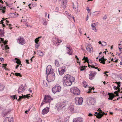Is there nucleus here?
<instances>
[{"label":"nucleus","instance_id":"25","mask_svg":"<svg viewBox=\"0 0 122 122\" xmlns=\"http://www.w3.org/2000/svg\"><path fill=\"white\" fill-rule=\"evenodd\" d=\"M99 11H95L93 13H92V15H93V16L97 15L99 14Z\"/></svg>","mask_w":122,"mask_h":122},{"label":"nucleus","instance_id":"24","mask_svg":"<svg viewBox=\"0 0 122 122\" xmlns=\"http://www.w3.org/2000/svg\"><path fill=\"white\" fill-rule=\"evenodd\" d=\"M67 0H64L63 1V4L62 5L63 8H65L67 6Z\"/></svg>","mask_w":122,"mask_h":122},{"label":"nucleus","instance_id":"11","mask_svg":"<svg viewBox=\"0 0 122 122\" xmlns=\"http://www.w3.org/2000/svg\"><path fill=\"white\" fill-rule=\"evenodd\" d=\"M87 99L89 104L91 105H93L96 102V100L94 98L90 97L87 98Z\"/></svg>","mask_w":122,"mask_h":122},{"label":"nucleus","instance_id":"6","mask_svg":"<svg viewBox=\"0 0 122 122\" xmlns=\"http://www.w3.org/2000/svg\"><path fill=\"white\" fill-rule=\"evenodd\" d=\"M83 101V99L81 97H76L75 98V102L77 105H81Z\"/></svg>","mask_w":122,"mask_h":122},{"label":"nucleus","instance_id":"48","mask_svg":"<svg viewBox=\"0 0 122 122\" xmlns=\"http://www.w3.org/2000/svg\"><path fill=\"white\" fill-rule=\"evenodd\" d=\"M30 108H29V109H28V110L26 111L25 113L26 114H28V112L30 110Z\"/></svg>","mask_w":122,"mask_h":122},{"label":"nucleus","instance_id":"61","mask_svg":"<svg viewBox=\"0 0 122 122\" xmlns=\"http://www.w3.org/2000/svg\"><path fill=\"white\" fill-rule=\"evenodd\" d=\"M120 78L122 80V74H121L119 76Z\"/></svg>","mask_w":122,"mask_h":122},{"label":"nucleus","instance_id":"56","mask_svg":"<svg viewBox=\"0 0 122 122\" xmlns=\"http://www.w3.org/2000/svg\"><path fill=\"white\" fill-rule=\"evenodd\" d=\"M107 18V17L106 15H105L103 17V20Z\"/></svg>","mask_w":122,"mask_h":122},{"label":"nucleus","instance_id":"20","mask_svg":"<svg viewBox=\"0 0 122 122\" xmlns=\"http://www.w3.org/2000/svg\"><path fill=\"white\" fill-rule=\"evenodd\" d=\"M6 9L5 7H3V5L0 4V12H2V13H4L5 12V11L4 10Z\"/></svg>","mask_w":122,"mask_h":122},{"label":"nucleus","instance_id":"30","mask_svg":"<svg viewBox=\"0 0 122 122\" xmlns=\"http://www.w3.org/2000/svg\"><path fill=\"white\" fill-rule=\"evenodd\" d=\"M54 40H56V41L55 42H54V43H56V44H57V43H60L61 42H62V41H61L60 40H59L58 39H56V38H55L54 39Z\"/></svg>","mask_w":122,"mask_h":122},{"label":"nucleus","instance_id":"14","mask_svg":"<svg viewBox=\"0 0 122 122\" xmlns=\"http://www.w3.org/2000/svg\"><path fill=\"white\" fill-rule=\"evenodd\" d=\"M73 7L74 10L75 11H77L76 12V13H77L78 12V4L77 2H75L73 4Z\"/></svg>","mask_w":122,"mask_h":122},{"label":"nucleus","instance_id":"23","mask_svg":"<svg viewBox=\"0 0 122 122\" xmlns=\"http://www.w3.org/2000/svg\"><path fill=\"white\" fill-rule=\"evenodd\" d=\"M91 25L92 29L94 31L97 32V29L95 27L96 25L95 23L91 24Z\"/></svg>","mask_w":122,"mask_h":122},{"label":"nucleus","instance_id":"62","mask_svg":"<svg viewBox=\"0 0 122 122\" xmlns=\"http://www.w3.org/2000/svg\"><path fill=\"white\" fill-rule=\"evenodd\" d=\"M92 115H93L91 113H89V114H88V116H92Z\"/></svg>","mask_w":122,"mask_h":122},{"label":"nucleus","instance_id":"19","mask_svg":"<svg viewBox=\"0 0 122 122\" xmlns=\"http://www.w3.org/2000/svg\"><path fill=\"white\" fill-rule=\"evenodd\" d=\"M49 111V108L48 107H47L44 109L42 112V114L43 115L47 113Z\"/></svg>","mask_w":122,"mask_h":122},{"label":"nucleus","instance_id":"26","mask_svg":"<svg viewBox=\"0 0 122 122\" xmlns=\"http://www.w3.org/2000/svg\"><path fill=\"white\" fill-rule=\"evenodd\" d=\"M37 54L38 55L41 56H42L43 55V52L41 51H37Z\"/></svg>","mask_w":122,"mask_h":122},{"label":"nucleus","instance_id":"22","mask_svg":"<svg viewBox=\"0 0 122 122\" xmlns=\"http://www.w3.org/2000/svg\"><path fill=\"white\" fill-rule=\"evenodd\" d=\"M11 109H9L8 110H5L2 113V115L4 117H5L9 112H10L11 111Z\"/></svg>","mask_w":122,"mask_h":122},{"label":"nucleus","instance_id":"42","mask_svg":"<svg viewBox=\"0 0 122 122\" xmlns=\"http://www.w3.org/2000/svg\"><path fill=\"white\" fill-rule=\"evenodd\" d=\"M104 56H103L101 58H99L98 60L99 61H102L103 60L104 58Z\"/></svg>","mask_w":122,"mask_h":122},{"label":"nucleus","instance_id":"27","mask_svg":"<svg viewBox=\"0 0 122 122\" xmlns=\"http://www.w3.org/2000/svg\"><path fill=\"white\" fill-rule=\"evenodd\" d=\"M42 37V36H40L36 38L35 40V42L36 43H38V42L39 41V39Z\"/></svg>","mask_w":122,"mask_h":122},{"label":"nucleus","instance_id":"63","mask_svg":"<svg viewBox=\"0 0 122 122\" xmlns=\"http://www.w3.org/2000/svg\"><path fill=\"white\" fill-rule=\"evenodd\" d=\"M19 66V65H17L16 66L15 68L16 69H17V68Z\"/></svg>","mask_w":122,"mask_h":122},{"label":"nucleus","instance_id":"39","mask_svg":"<svg viewBox=\"0 0 122 122\" xmlns=\"http://www.w3.org/2000/svg\"><path fill=\"white\" fill-rule=\"evenodd\" d=\"M10 97L11 98H12L13 99H17V98L16 97V95L11 96Z\"/></svg>","mask_w":122,"mask_h":122},{"label":"nucleus","instance_id":"33","mask_svg":"<svg viewBox=\"0 0 122 122\" xmlns=\"http://www.w3.org/2000/svg\"><path fill=\"white\" fill-rule=\"evenodd\" d=\"M4 86L2 84H0V91H2L4 89Z\"/></svg>","mask_w":122,"mask_h":122},{"label":"nucleus","instance_id":"31","mask_svg":"<svg viewBox=\"0 0 122 122\" xmlns=\"http://www.w3.org/2000/svg\"><path fill=\"white\" fill-rule=\"evenodd\" d=\"M22 95V96H19V98L18 100V101H20V99L23 98H25V96L24 95L23 96V95Z\"/></svg>","mask_w":122,"mask_h":122},{"label":"nucleus","instance_id":"58","mask_svg":"<svg viewBox=\"0 0 122 122\" xmlns=\"http://www.w3.org/2000/svg\"><path fill=\"white\" fill-rule=\"evenodd\" d=\"M29 95H30V94H28V95H25V98H28L30 97V96H29Z\"/></svg>","mask_w":122,"mask_h":122},{"label":"nucleus","instance_id":"53","mask_svg":"<svg viewBox=\"0 0 122 122\" xmlns=\"http://www.w3.org/2000/svg\"><path fill=\"white\" fill-rule=\"evenodd\" d=\"M5 47L6 49H9V47H8V46L7 45L5 46Z\"/></svg>","mask_w":122,"mask_h":122},{"label":"nucleus","instance_id":"9","mask_svg":"<svg viewBox=\"0 0 122 122\" xmlns=\"http://www.w3.org/2000/svg\"><path fill=\"white\" fill-rule=\"evenodd\" d=\"M90 74L89 75V78L91 80L93 79L94 77L97 74V72L96 71H91L89 72Z\"/></svg>","mask_w":122,"mask_h":122},{"label":"nucleus","instance_id":"46","mask_svg":"<svg viewBox=\"0 0 122 122\" xmlns=\"http://www.w3.org/2000/svg\"><path fill=\"white\" fill-rule=\"evenodd\" d=\"M5 3L6 4V6H8L9 7L12 4V3H11L10 4H8L6 2H5Z\"/></svg>","mask_w":122,"mask_h":122},{"label":"nucleus","instance_id":"15","mask_svg":"<svg viewBox=\"0 0 122 122\" xmlns=\"http://www.w3.org/2000/svg\"><path fill=\"white\" fill-rule=\"evenodd\" d=\"M4 122H13V117H7L5 118Z\"/></svg>","mask_w":122,"mask_h":122},{"label":"nucleus","instance_id":"34","mask_svg":"<svg viewBox=\"0 0 122 122\" xmlns=\"http://www.w3.org/2000/svg\"><path fill=\"white\" fill-rule=\"evenodd\" d=\"M55 64L56 66L57 67H58L59 66V64L58 62L56 60L55 61Z\"/></svg>","mask_w":122,"mask_h":122},{"label":"nucleus","instance_id":"29","mask_svg":"<svg viewBox=\"0 0 122 122\" xmlns=\"http://www.w3.org/2000/svg\"><path fill=\"white\" fill-rule=\"evenodd\" d=\"M85 60V61H84V62H87V63H89V60L87 57H86L84 56V58L82 59V60Z\"/></svg>","mask_w":122,"mask_h":122},{"label":"nucleus","instance_id":"36","mask_svg":"<svg viewBox=\"0 0 122 122\" xmlns=\"http://www.w3.org/2000/svg\"><path fill=\"white\" fill-rule=\"evenodd\" d=\"M83 83L84 86L85 88L87 86L86 82L85 81H84L83 82Z\"/></svg>","mask_w":122,"mask_h":122},{"label":"nucleus","instance_id":"41","mask_svg":"<svg viewBox=\"0 0 122 122\" xmlns=\"http://www.w3.org/2000/svg\"><path fill=\"white\" fill-rule=\"evenodd\" d=\"M102 46H105L107 45V44L106 42L102 41Z\"/></svg>","mask_w":122,"mask_h":122},{"label":"nucleus","instance_id":"44","mask_svg":"<svg viewBox=\"0 0 122 122\" xmlns=\"http://www.w3.org/2000/svg\"><path fill=\"white\" fill-rule=\"evenodd\" d=\"M4 30H0V32H1V35H4V32L3 31Z\"/></svg>","mask_w":122,"mask_h":122},{"label":"nucleus","instance_id":"17","mask_svg":"<svg viewBox=\"0 0 122 122\" xmlns=\"http://www.w3.org/2000/svg\"><path fill=\"white\" fill-rule=\"evenodd\" d=\"M104 114L106 115L107 114V113H105L103 112L102 113H99L98 114L94 115L97 118H100L103 116Z\"/></svg>","mask_w":122,"mask_h":122},{"label":"nucleus","instance_id":"59","mask_svg":"<svg viewBox=\"0 0 122 122\" xmlns=\"http://www.w3.org/2000/svg\"><path fill=\"white\" fill-rule=\"evenodd\" d=\"M47 22L46 21H45V22H44L43 23V24L44 25H47Z\"/></svg>","mask_w":122,"mask_h":122},{"label":"nucleus","instance_id":"64","mask_svg":"<svg viewBox=\"0 0 122 122\" xmlns=\"http://www.w3.org/2000/svg\"><path fill=\"white\" fill-rule=\"evenodd\" d=\"M29 91L30 92H32V90H31L30 89V88L29 90Z\"/></svg>","mask_w":122,"mask_h":122},{"label":"nucleus","instance_id":"21","mask_svg":"<svg viewBox=\"0 0 122 122\" xmlns=\"http://www.w3.org/2000/svg\"><path fill=\"white\" fill-rule=\"evenodd\" d=\"M18 93H21L24 90V87L23 86V85H21V86L18 89Z\"/></svg>","mask_w":122,"mask_h":122},{"label":"nucleus","instance_id":"57","mask_svg":"<svg viewBox=\"0 0 122 122\" xmlns=\"http://www.w3.org/2000/svg\"><path fill=\"white\" fill-rule=\"evenodd\" d=\"M86 10H87V11L89 13V12L90 11V10L89 8L88 7H87V8Z\"/></svg>","mask_w":122,"mask_h":122},{"label":"nucleus","instance_id":"2","mask_svg":"<svg viewBox=\"0 0 122 122\" xmlns=\"http://www.w3.org/2000/svg\"><path fill=\"white\" fill-rule=\"evenodd\" d=\"M51 66L50 65L48 66L46 68V74L47 75H50V77H52L51 80H53L55 79V74L54 72L51 70Z\"/></svg>","mask_w":122,"mask_h":122},{"label":"nucleus","instance_id":"18","mask_svg":"<svg viewBox=\"0 0 122 122\" xmlns=\"http://www.w3.org/2000/svg\"><path fill=\"white\" fill-rule=\"evenodd\" d=\"M68 108H67V109H69L71 112L73 111L74 110V106L72 104H69L68 103Z\"/></svg>","mask_w":122,"mask_h":122},{"label":"nucleus","instance_id":"38","mask_svg":"<svg viewBox=\"0 0 122 122\" xmlns=\"http://www.w3.org/2000/svg\"><path fill=\"white\" fill-rule=\"evenodd\" d=\"M15 75L17 76H19L20 77H21L22 76L20 73H15Z\"/></svg>","mask_w":122,"mask_h":122},{"label":"nucleus","instance_id":"13","mask_svg":"<svg viewBox=\"0 0 122 122\" xmlns=\"http://www.w3.org/2000/svg\"><path fill=\"white\" fill-rule=\"evenodd\" d=\"M86 49L88 52L91 53V51H93V48L92 47V45L90 44H88L86 47Z\"/></svg>","mask_w":122,"mask_h":122},{"label":"nucleus","instance_id":"49","mask_svg":"<svg viewBox=\"0 0 122 122\" xmlns=\"http://www.w3.org/2000/svg\"><path fill=\"white\" fill-rule=\"evenodd\" d=\"M118 87H117L116 86H114L113 88L114 89H115V90H118Z\"/></svg>","mask_w":122,"mask_h":122},{"label":"nucleus","instance_id":"32","mask_svg":"<svg viewBox=\"0 0 122 122\" xmlns=\"http://www.w3.org/2000/svg\"><path fill=\"white\" fill-rule=\"evenodd\" d=\"M120 83H121V82L120 81H119V82H118V83L117 84L118 86L117 87H118V90L117 91H118V92H120V88H119V87H120Z\"/></svg>","mask_w":122,"mask_h":122},{"label":"nucleus","instance_id":"1","mask_svg":"<svg viewBox=\"0 0 122 122\" xmlns=\"http://www.w3.org/2000/svg\"><path fill=\"white\" fill-rule=\"evenodd\" d=\"M75 80V78L70 75H65L63 78L62 82L64 86H70Z\"/></svg>","mask_w":122,"mask_h":122},{"label":"nucleus","instance_id":"37","mask_svg":"<svg viewBox=\"0 0 122 122\" xmlns=\"http://www.w3.org/2000/svg\"><path fill=\"white\" fill-rule=\"evenodd\" d=\"M6 22H7V23H6V24L7 25H9V28L10 29H12V28L11 27V25L10 24H8V23H9V21H7V20H6Z\"/></svg>","mask_w":122,"mask_h":122},{"label":"nucleus","instance_id":"52","mask_svg":"<svg viewBox=\"0 0 122 122\" xmlns=\"http://www.w3.org/2000/svg\"><path fill=\"white\" fill-rule=\"evenodd\" d=\"M4 20H1V23H0L1 24H2V25H3V27L4 26H5V25H4L3 24V21Z\"/></svg>","mask_w":122,"mask_h":122},{"label":"nucleus","instance_id":"5","mask_svg":"<svg viewBox=\"0 0 122 122\" xmlns=\"http://www.w3.org/2000/svg\"><path fill=\"white\" fill-rule=\"evenodd\" d=\"M61 90V87L59 85H56L52 89V92L54 93L56 92H59Z\"/></svg>","mask_w":122,"mask_h":122},{"label":"nucleus","instance_id":"16","mask_svg":"<svg viewBox=\"0 0 122 122\" xmlns=\"http://www.w3.org/2000/svg\"><path fill=\"white\" fill-rule=\"evenodd\" d=\"M73 122H83V120L81 118L77 117L73 119Z\"/></svg>","mask_w":122,"mask_h":122},{"label":"nucleus","instance_id":"35","mask_svg":"<svg viewBox=\"0 0 122 122\" xmlns=\"http://www.w3.org/2000/svg\"><path fill=\"white\" fill-rule=\"evenodd\" d=\"M0 39L1 40V41H2L5 44H4L5 45V44H7V42L8 41H5L4 40V39L2 38H0Z\"/></svg>","mask_w":122,"mask_h":122},{"label":"nucleus","instance_id":"12","mask_svg":"<svg viewBox=\"0 0 122 122\" xmlns=\"http://www.w3.org/2000/svg\"><path fill=\"white\" fill-rule=\"evenodd\" d=\"M52 99L51 97L49 95H45L44 99V101H45L46 103L50 102Z\"/></svg>","mask_w":122,"mask_h":122},{"label":"nucleus","instance_id":"28","mask_svg":"<svg viewBox=\"0 0 122 122\" xmlns=\"http://www.w3.org/2000/svg\"><path fill=\"white\" fill-rule=\"evenodd\" d=\"M15 59L16 60V61H15L16 63L17 64H20L21 66L22 65L20 64L21 62L19 59H17L16 58H15Z\"/></svg>","mask_w":122,"mask_h":122},{"label":"nucleus","instance_id":"3","mask_svg":"<svg viewBox=\"0 0 122 122\" xmlns=\"http://www.w3.org/2000/svg\"><path fill=\"white\" fill-rule=\"evenodd\" d=\"M68 102L64 101L63 102L58 103L56 105V107L58 108H63L67 109L68 108Z\"/></svg>","mask_w":122,"mask_h":122},{"label":"nucleus","instance_id":"8","mask_svg":"<svg viewBox=\"0 0 122 122\" xmlns=\"http://www.w3.org/2000/svg\"><path fill=\"white\" fill-rule=\"evenodd\" d=\"M66 67L65 66L60 68L58 69V71L60 75H62L66 71Z\"/></svg>","mask_w":122,"mask_h":122},{"label":"nucleus","instance_id":"4","mask_svg":"<svg viewBox=\"0 0 122 122\" xmlns=\"http://www.w3.org/2000/svg\"><path fill=\"white\" fill-rule=\"evenodd\" d=\"M70 90L71 92L74 95H79L80 94V91L77 87H73L71 88Z\"/></svg>","mask_w":122,"mask_h":122},{"label":"nucleus","instance_id":"55","mask_svg":"<svg viewBox=\"0 0 122 122\" xmlns=\"http://www.w3.org/2000/svg\"><path fill=\"white\" fill-rule=\"evenodd\" d=\"M2 65H3L2 67H5V66H7V64H3Z\"/></svg>","mask_w":122,"mask_h":122},{"label":"nucleus","instance_id":"51","mask_svg":"<svg viewBox=\"0 0 122 122\" xmlns=\"http://www.w3.org/2000/svg\"><path fill=\"white\" fill-rule=\"evenodd\" d=\"M66 47L69 49V51L70 52V51H71L72 50L71 48H70V47Z\"/></svg>","mask_w":122,"mask_h":122},{"label":"nucleus","instance_id":"60","mask_svg":"<svg viewBox=\"0 0 122 122\" xmlns=\"http://www.w3.org/2000/svg\"><path fill=\"white\" fill-rule=\"evenodd\" d=\"M26 63H27L28 64H29V62L28 60H26Z\"/></svg>","mask_w":122,"mask_h":122},{"label":"nucleus","instance_id":"54","mask_svg":"<svg viewBox=\"0 0 122 122\" xmlns=\"http://www.w3.org/2000/svg\"><path fill=\"white\" fill-rule=\"evenodd\" d=\"M4 59L3 58L1 57L0 58V60L1 61H4Z\"/></svg>","mask_w":122,"mask_h":122},{"label":"nucleus","instance_id":"47","mask_svg":"<svg viewBox=\"0 0 122 122\" xmlns=\"http://www.w3.org/2000/svg\"><path fill=\"white\" fill-rule=\"evenodd\" d=\"M46 103V102H45V101H44V100H43L41 104V106H42L44 104Z\"/></svg>","mask_w":122,"mask_h":122},{"label":"nucleus","instance_id":"40","mask_svg":"<svg viewBox=\"0 0 122 122\" xmlns=\"http://www.w3.org/2000/svg\"><path fill=\"white\" fill-rule=\"evenodd\" d=\"M107 60V59H104L103 60H102V61H101L100 62V63H102L103 64H105V61Z\"/></svg>","mask_w":122,"mask_h":122},{"label":"nucleus","instance_id":"7","mask_svg":"<svg viewBox=\"0 0 122 122\" xmlns=\"http://www.w3.org/2000/svg\"><path fill=\"white\" fill-rule=\"evenodd\" d=\"M114 93L116 95H114L113 93H108V94L109 96V98H108V100H112L114 97L116 96H118L119 95V93H118V91L114 92Z\"/></svg>","mask_w":122,"mask_h":122},{"label":"nucleus","instance_id":"45","mask_svg":"<svg viewBox=\"0 0 122 122\" xmlns=\"http://www.w3.org/2000/svg\"><path fill=\"white\" fill-rule=\"evenodd\" d=\"M79 69L81 71H82L84 70L85 69L84 68L83 66L79 68Z\"/></svg>","mask_w":122,"mask_h":122},{"label":"nucleus","instance_id":"43","mask_svg":"<svg viewBox=\"0 0 122 122\" xmlns=\"http://www.w3.org/2000/svg\"><path fill=\"white\" fill-rule=\"evenodd\" d=\"M36 44H35V47L37 48H38V47L40 46L39 44H38V43H36Z\"/></svg>","mask_w":122,"mask_h":122},{"label":"nucleus","instance_id":"50","mask_svg":"<svg viewBox=\"0 0 122 122\" xmlns=\"http://www.w3.org/2000/svg\"><path fill=\"white\" fill-rule=\"evenodd\" d=\"M98 111H99V112L101 113H102L103 112L101 110L100 108L98 109Z\"/></svg>","mask_w":122,"mask_h":122},{"label":"nucleus","instance_id":"10","mask_svg":"<svg viewBox=\"0 0 122 122\" xmlns=\"http://www.w3.org/2000/svg\"><path fill=\"white\" fill-rule=\"evenodd\" d=\"M17 41L19 44L22 45H23L25 43V39L21 37H18L17 39Z\"/></svg>","mask_w":122,"mask_h":122}]
</instances>
